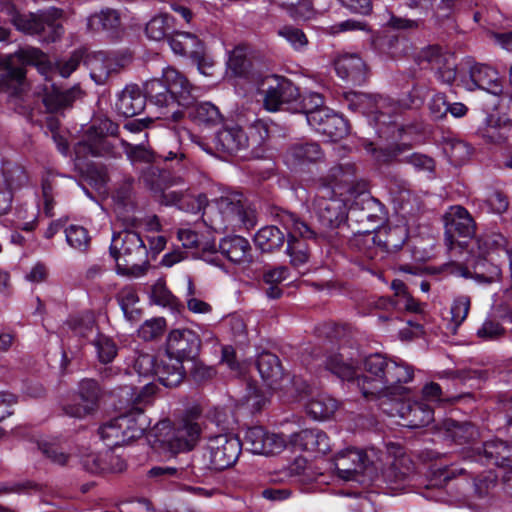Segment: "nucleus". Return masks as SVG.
<instances>
[{"instance_id":"obj_45","label":"nucleus","mask_w":512,"mask_h":512,"mask_svg":"<svg viewBox=\"0 0 512 512\" xmlns=\"http://www.w3.org/2000/svg\"><path fill=\"white\" fill-rule=\"evenodd\" d=\"M147 475L149 478H154L160 481L177 479L199 482L197 473L193 468L192 460L188 465L182 467L154 466L148 471Z\"/></svg>"},{"instance_id":"obj_10","label":"nucleus","mask_w":512,"mask_h":512,"mask_svg":"<svg viewBox=\"0 0 512 512\" xmlns=\"http://www.w3.org/2000/svg\"><path fill=\"white\" fill-rule=\"evenodd\" d=\"M263 95V106L269 112L289 110L299 112L305 108V99L299 87L289 78L270 74L264 75L256 88Z\"/></svg>"},{"instance_id":"obj_35","label":"nucleus","mask_w":512,"mask_h":512,"mask_svg":"<svg viewBox=\"0 0 512 512\" xmlns=\"http://www.w3.org/2000/svg\"><path fill=\"white\" fill-rule=\"evenodd\" d=\"M376 236V245L379 248V256L375 260V265L378 268L377 274L373 276L381 277L382 271L380 270L377 261L384 258L385 253L399 251L408 239V230L403 226H393L385 229L383 232L374 234Z\"/></svg>"},{"instance_id":"obj_53","label":"nucleus","mask_w":512,"mask_h":512,"mask_svg":"<svg viewBox=\"0 0 512 512\" xmlns=\"http://www.w3.org/2000/svg\"><path fill=\"white\" fill-rule=\"evenodd\" d=\"M67 244L80 253H87L91 246L89 231L80 225L71 224L65 229Z\"/></svg>"},{"instance_id":"obj_41","label":"nucleus","mask_w":512,"mask_h":512,"mask_svg":"<svg viewBox=\"0 0 512 512\" xmlns=\"http://www.w3.org/2000/svg\"><path fill=\"white\" fill-rule=\"evenodd\" d=\"M445 438L456 445H466L474 442L479 431L477 427L469 421H456L454 419H446L443 423Z\"/></svg>"},{"instance_id":"obj_7","label":"nucleus","mask_w":512,"mask_h":512,"mask_svg":"<svg viewBox=\"0 0 512 512\" xmlns=\"http://www.w3.org/2000/svg\"><path fill=\"white\" fill-rule=\"evenodd\" d=\"M202 341L200 336L191 329H174L169 332L164 362L160 365L159 374L169 385L178 386L185 378L184 366L196 360L200 355Z\"/></svg>"},{"instance_id":"obj_11","label":"nucleus","mask_w":512,"mask_h":512,"mask_svg":"<svg viewBox=\"0 0 512 512\" xmlns=\"http://www.w3.org/2000/svg\"><path fill=\"white\" fill-rule=\"evenodd\" d=\"M7 13L17 30L25 34L37 35L42 42H56L64 33V27L60 22L63 11L59 8L53 7L37 14H23L14 4H9Z\"/></svg>"},{"instance_id":"obj_44","label":"nucleus","mask_w":512,"mask_h":512,"mask_svg":"<svg viewBox=\"0 0 512 512\" xmlns=\"http://www.w3.org/2000/svg\"><path fill=\"white\" fill-rule=\"evenodd\" d=\"M286 231L277 226H265L257 231L254 236L255 246L263 253H270L280 249L286 242Z\"/></svg>"},{"instance_id":"obj_15","label":"nucleus","mask_w":512,"mask_h":512,"mask_svg":"<svg viewBox=\"0 0 512 512\" xmlns=\"http://www.w3.org/2000/svg\"><path fill=\"white\" fill-rule=\"evenodd\" d=\"M316 185L319 197L315 204V217L319 224L316 230L321 232L318 234L321 238H326L329 231L347 224V218H349L348 195L325 194L321 191L320 177L317 179Z\"/></svg>"},{"instance_id":"obj_52","label":"nucleus","mask_w":512,"mask_h":512,"mask_svg":"<svg viewBox=\"0 0 512 512\" xmlns=\"http://www.w3.org/2000/svg\"><path fill=\"white\" fill-rule=\"evenodd\" d=\"M319 128L318 133L327 136L331 141H339L350 132L348 120L336 112L324 123V127Z\"/></svg>"},{"instance_id":"obj_47","label":"nucleus","mask_w":512,"mask_h":512,"mask_svg":"<svg viewBox=\"0 0 512 512\" xmlns=\"http://www.w3.org/2000/svg\"><path fill=\"white\" fill-rule=\"evenodd\" d=\"M175 30V19L168 13L154 16L145 27L146 36L154 41H168Z\"/></svg>"},{"instance_id":"obj_23","label":"nucleus","mask_w":512,"mask_h":512,"mask_svg":"<svg viewBox=\"0 0 512 512\" xmlns=\"http://www.w3.org/2000/svg\"><path fill=\"white\" fill-rule=\"evenodd\" d=\"M394 401L395 410L404 421L403 426L417 429L429 425L434 420V409L425 401L404 396L395 398Z\"/></svg>"},{"instance_id":"obj_30","label":"nucleus","mask_w":512,"mask_h":512,"mask_svg":"<svg viewBox=\"0 0 512 512\" xmlns=\"http://www.w3.org/2000/svg\"><path fill=\"white\" fill-rule=\"evenodd\" d=\"M197 91H194L193 101L182 105L183 118L188 117L193 123L205 128L214 127L223 121L219 108L211 102H197Z\"/></svg>"},{"instance_id":"obj_33","label":"nucleus","mask_w":512,"mask_h":512,"mask_svg":"<svg viewBox=\"0 0 512 512\" xmlns=\"http://www.w3.org/2000/svg\"><path fill=\"white\" fill-rule=\"evenodd\" d=\"M289 442L294 449L325 454L330 450V439L318 428H307L290 435Z\"/></svg>"},{"instance_id":"obj_18","label":"nucleus","mask_w":512,"mask_h":512,"mask_svg":"<svg viewBox=\"0 0 512 512\" xmlns=\"http://www.w3.org/2000/svg\"><path fill=\"white\" fill-rule=\"evenodd\" d=\"M334 468L339 478L345 481L364 482L372 478L375 468L366 452L357 448H346L334 456Z\"/></svg>"},{"instance_id":"obj_59","label":"nucleus","mask_w":512,"mask_h":512,"mask_svg":"<svg viewBox=\"0 0 512 512\" xmlns=\"http://www.w3.org/2000/svg\"><path fill=\"white\" fill-rule=\"evenodd\" d=\"M450 158L456 163L461 164L467 161L473 154V147L464 140L450 139L447 142Z\"/></svg>"},{"instance_id":"obj_58","label":"nucleus","mask_w":512,"mask_h":512,"mask_svg":"<svg viewBox=\"0 0 512 512\" xmlns=\"http://www.w3.org/2000/svg\"><path fill=\"white\" fill-rule=\"evenodd\" d=\"M166 328V320L163 317L146 320L138 329V337L144 341L156 340L163 335Z\"/></svg>"},{"instance_id":"obj_56","label":"nucleus","mask_w":512,"mask_h":512,"mask_svg":"<svg viewBox=\"0 0 512 512\" xmlns=\"http://www.w3.org/2000/svg\"><path fill=\"white\" fill-rule=\"evenodd\" d=\"M277 35L284 38L295 51H302L309 43L303 30L293 25L280 27Z\"/></svg>"},{"instance_id":"obj_48","label":"nucleus","mask_w":512,"mask_h":512,"mask_svg":"<svg viewBox=\"0 0 512 512\" xmlns=\"http://www.w3.org/2000/svg\"><path fill=\"white\" fill-rule=\"evenodd\" d=\"M185 44L183 50L178 55L189 58L192 63L196 64L198 71L203 75H209L208 69L212 67V61L206 58L205 44L195 34V41H189Z\"/></svg>"},{"instance_id":"obj_12","label":"nucleus","mask_w":512,"mask_h":512,"mask_svg":"<svg viewBox=\"0 0 512 512\" xmlns=\"http://www.w3.org/2000/svg\"><path fill=\"white\" fill-rule=\"evenodd\" d=\"M46 55L38 48L19 49L14 54L0 56V92L19 96L26 82V66H42Z\"/></svg>"},{"instance_id":"obj_4","label":"nucleus","mask_w":512,"mask_h":512,"mask_svg":"<svg viewBox=\"0 0 512 512\" xmlns=\"http://www.w3.org/2000/svg\"><path fill=\"white\" fill-rule=\"evenodd\" d=\"M419 457L423 462H434L430 467L432 478L429 480L424 493V496L429 500L447 502L448 490L456 486L458 487V484H454V480L458 475H469L474 491L480 498L485 497L489 489L496 485L497 477L495 475H492V473L478 474L472 471L467 467L471 465L470 461L464 460L461 464H443L440 462L438 466L436 462L445 458V455L441 456L437 451L428 449L421 451Z\"/></svg>"},{"instance_id":"obj_43","label":"nucleus","mask_w":512,"mask_h":512,"mask_svg":"<svg viewBox=\"0 0 512 512\" xmlns=\"http://www.w3.org/2000/svg\"><path fill=\"white\" fill-rule=\"evenodd\" d=\"M76 92L75 88L61 90L52 85L51 89L47 90L43 96V105L49 113H62L72 107L76 99Z\"/></svg>"},{"instance_id":"obj_42","label":"nucleus","mask_w":512,"mask_h":512,"mask_svg":"<svg viewBox=\"0 0 512 512\" xmlns=\"http://www.w3.org/2000/svg\"><path fill=\"white\" fill-rule=\"evenodd\" d=\"M121 144L127 158L132 163L140 162L151 165L152 163H160L161 161L165 163L170 162L178 158V154L175 152L169 151L167 155H162L152 149L146 148L143 144L134 145L124 139L121 140Z\"/></svg>"},{"instance_id":"obj_55","label":"nucleus","mask_w":512,"mask_h":512,"mask_svg":"<svg viewBox=\"0 0 512 512\" xmlns=\"http://www.w3.org/2000/svg\"><path fill=\"white\" fill-rule=\"evenodd\" d=\"M92 345L95 347L97 358L102 364L113 362L118 354V347L115 341L99 331L96 338L92 341Z\"/></svg>"},{"instance_id":"obj_28","label":"nucleus","mask_w":512,"mask_h":512,"mask_svg":"<svg viewBox=\"0 0 512 512\" xmlns=\"http://www.w3.org/2000/svg\"><path fill=\"white\" fill-rule=\"evenodd\" d=\"M475 456L486 465L512 468V442L499 438L485 441Z\"/></svg>"},{"instance_id":"obj_46","label":"nucleus","mask_w":512,"mask_h":512,"mask_svg":"<svg viewBox=\"0 0 512 512\" xmlns=\"http://www.w3.org/2000/svg\"><path fill=\"white\" fill-rule=\"evenodd\" d=\"M508 239L500 232L485 231L475 239L474 249L477 253H483L487 256L494 257L499 251L507 254Z\"/></svg>"},{"instance_id":"obj_40","label":"nucleus","mask_w":512,"mask_h":512,"mask_svg":"<svg viewBox=\"0 0 512 512\" xmlns=\"http://www.w3.org/2000/svg\"><path fill=\"white\" fill-rule=\"evenodd\" d=\"M324 104V99L319 93H311L305 99V108L300 109L298 113L306 115L308 124L316 131H319V127H324V123L330 120V116L334 114V111Z\"/></svg>"},{"instance_id":"obj_9","label":"nucleus","mask_w":512,"mask_h":512,"mask_svg":"<svg viewBox=\"0 0 512 512\" xmlns=\"http://www.w3.org/2000/svg\"><path fill=\"white\" fill-rule=\"evenodd\" d=\"M242 450V442L238 437L219 434L210 437L207 444L193 455V468L199 482L211 472H220L232 467Z\"/></svg>"},{"instance_id":"obj_17","label":"nucleus","mask_w":512,"mask_h":512,"mask_svg":"<svg viewBox=\"0 0 512 512\" xmlns=\"http://www.w3.org/2000/svg\"><path fill=\"white\" fill-rule=\"evenodd\" d=\"M119 124L107 116L95 117L78 145L93 157L112 156L114 145L108 137H117Z\"/></svg>"},{"instance_id":"obj_51","label":"nucleus","mask_w":512,"mask_h":512,"mask_svg":"<svg viewBox=\"0 0 512 512\" xmlns=\"http://www.w3.org/2000/svg\"><path fill=\"white\" fill-rule=\"evenodd\" d=\"M2 174L7 190L13 192L27 184L29 177L25 168L17 163L5 161L2 165Z\"/></svg>"},{"instance_id":"obj_6","label":"nucleus","mask_w":512,"mask_h":512,"mask_svg":"<svg viewBox=\"0 0 512 512\" xmlns=\"http://www.w3.org/2000/svg\"><path fill=\"white\" fill-rule=\"evenodd\" d=\"M391 358L381 353H373L362 361L363 374L359 375L352 362L345 360L340 353L329 355L326 358V369L342 381L356 384L363 397L368 400L382 398L384 387H378L376 381H385L386 370L390 366Z\"/></svg>"},{"instance_id":"obj_29","label":"nucleus","mask_w":512,"mask_h":512,"mask_svg":"<svg viewBox=\"0 0 512 512\" xmlns=\"http://www.w3.org/2000/svg\"><path fill=\"white\" fill-rule=\"evenodd\" d=\"M495 261V257L477 253L472 247L471 257L467 260L464 276H471L479 283H492L501 274V269Z\"/></svg>"},{"instance_id":"obj_50","label":"nucleus","mask_w":512,"mask_h":512,"mask_svg":"<svg viewBox=\"0 0 512 512\" xmlns=\"http://www.w3.org/2000/svg\"><path fill=\"white\" fill-rule=\"evenodd\" d=\"M338 408V402L327 394H319L306 405L307 413L315 420L329 419Z\"/></svg>"},{"instance_id":"obj_5","label":"nucleus","mask_w":512,"mask_h":512,"mask_svg":"<svg viewBox=\"0 0 512 512\" xmlns=\"http://www.w3.org/2000/svg\"><path fill=\"white\" fill-rule=\"evenodd\" d=\"M155 391L154 385H145L126 412L99 427L100 438L108 448L129 444L144 435L151 426V419L145 415V408L153 404Z\"/></svg>"},{"instance_id":"obj_14","label":"nucleus","mask_w":512,"mask_h":512,"mask_svg":"<svg viewBox=\"0 0 512 512\" xmlns=\"http://www.w3.org/2000/svg\"><path fill=\"white\" fill-rule=\"evenodd\" d=\"M390 288L393 290V295L370 296L363 308L364 313L372 314L374 311L381 310L386 314L380 315L379 319L389 321L398 318V314L403 312L416 314L423 312L422 304L411 295L407 285L402 280L394 279Z\"/></svg>"},{"instance_id":"obj_26","label":"nucleus","mask_w":512,"mask_h":512,"mask_svg":"<svg viewBox=\"0 0 512 512\" xmlns=\"http://www.w3.org/2000/svg\"><path fill=\"white\" fill-rule=\"evenodd\" d=\"M334 69L347 85L362 86L369 77L364 60L357 54H344L334 61Z\"/></svg>"},{"instance_id":"obj_31","label":"nucleus","mask_w":512,"mask_h":512,"mask_svg":"<svg viewBox=\"0 0 512 512\" xmlns=\"http://www.w3.org/2000/svg\"><path fill=\"white\" fill-rule=\"evenodd\" d=\"M147 105V95L137 84H127L117 94L115 110L118 115L132 118L141 114Z\"/></svg>"},{"instance_id":"obj_25","label":"nucleus","mask_w":512,"mask_h":512,"mask_svg":"<svg viewBox=\"0 0 512 512\" xmlns=\"http://www.w3.org/2000/svg\"><path fill=\"white\" fill-rule=\"evenodd\" d=\"M469 91L483 90L499 96L503 92V84L496 69L489 65L475 63L469 69V77L464 81Z\"/></svg>"},{"instance_id":"obj_24","label":"nucleus","mask_w":512,"mask_h":512,"mask_svg":"<svg viewBox=\"0 0 512 512\" xmlns=\"http://www.w3.org/2000/svg\"><path fill=\"white\" fill-rule=\"evenodd\" d=\"M413 377L414 371L411 366L391 359L390 366L386 370L385 381L377 380L376 383L378 387H384L382 398L391 397L394 400L408 392L404 384L412 381Z\"/></svg>"},{"instance_id":"obj_54","label":"nucleus","mask_w":512,"mask_h":512,"mask_svg":"<svg viewBox=\"0 0 512 512\" xmlns=\"http://www.w3.org/2000/svg\"><path fill=\"white\" fill-rule=\"evenodd\" d=\"M67 325L75 335L85 339L98 328L95 317L90 312L71 316L67 320Z\"/></svg>"},{"instance_id":"obj_21","label":"nucleus","mask_w":512,"mask_h":512,"mask_svg":"<svg viewBox=\"0 0 512 512\" xmlns=\"http://www.w3.org/2000/svg\"><path fill=\"white\" fill-rule=\"evenodd\" d=\"M445 243L449 249L455 245L464 247L466 241H458L457 238L468 239L475 234L476 224L468 210L460 205L451 206L444 215Z\"/></svg>"},{"instance_id":"obj_32","label":"nucleus","mask_w":512,"mask_h":512,"mask_svg":"<svg viewBox=\"0 0 512 512\" xmlns=\"http://www.w3.org/2000/svg\"><path fill=\"white\" fill-rule=\"evenodd\" d=\"M324 152L317 142L301 141L291 144L285 154L287 164L293 169L304 167L322 161Z\"/></svg>"},{"instance_id":"obj_49","label":"nucleus","mask_w":512,"mask_h":512,"mask_svg":"<svg viewBox=\"0 0 512 512\" xmlns=\"http://www.w3.org/2000/svg\"><path fill=\"white\" fill-rule=\"evenodd\" d=\"M164 362V356L156 357L151 354H140L134 361V370L139 376L148 377L155 376L157 380L165 387L172 388L176 385H169L165 380H162L159 374L160 365Z\"/></svg>"},{"instance_id":"obj_19","label":"nucleus","mask_w":512,"mask_h":512,"mask_svg":"<svg viewBox=\"0 0 512 512\" xmlns=\"http://www.w3.org/2000/svg\"><path fill=\"white\" fill-rule=\"evenodd\" d=\"M162 429H167V432L156 434L158 441L172 453L192 450L201 434L200 425L189 420L177 426H171L170 421H162L157 425V430Z\"/></svg>"},{"instance_id":"obj_22","label":"nucleus","mask_w":512,"mask_h":512,"mask_svg":"<svg viewBox=\"0 0 512 512\" xmlns=\"http://www.w3.org/2000/svg\"><path fill=\"white\" fill-rule=\"evenodd\" d=\"M101 395L102 390L98 381L91 378L82 379L74 402L65 405L63 411L70 417L85 418L98 410Z\"/></svg>"},{"instance_id":"obj_13","label":"nucleus","mask_w":512,"mask_h":512,"mask_svg":"<svg viewBox=\"0 0 512 512\" xmlns=\"http://www.w3.org/2000/svg\"><path fill=\"white\" fill-rule=\"evenodd\" d=\"M279 221L287 234L286 253L290 257V263L294 268L299 269L310 258L307 241H316L321 238L318 235L320 232L292 212L283 211L279 214Z\"/></svg>"},{"instance_id":"obj_61","label":"nucleus","mask_w":512,"mask_h":512,"mask_svg":"<svg viewBox=\"0 0 512 512\" xmlns=\"http://www.w3.org/2000/svg\"><path fill=\"white\" fill-rule=\"evenodd\" d=\"M184 370L185 376L190 375L197 382L211 379L215 373L213 368L204 365L199 356L185 365Z\"/></svg>"},{"instance_id":"obj_39","label":"nucleus","mask_w":512,"mask_h":512,"mask_svg":"<svg viewBox=\"0 0 512 512\" xmlns=\"http://www.w3.org/2000/svg\"><path fill=\"white\" fill-rule=\"evenodd\" d=\"M484 137L492 143L501 144L508 138V131L512 127V117L494 110L484 119Z\"/></svg>"},{"instance_id":"obj_37","label":"nucleus","mask_w":512,"mask_h":512,"mask_svg":"<svg viewBox=\"0 0 512 512\" xmlns=\"http://www.w3.org/2000/svg\"><path fill=\"white\" fill-rule=\"evenodd\" d=\"M219 252L232 263L252 261L250 243L239 235L222 238L219 243Z\"/></svg>"},{"instance_id":"obj_27","label":"nucleus","mask_w":512,"mask_h":512,"mask_svg":"<svg viewBox=\"0 0 512 512\" xmlns=\"http://www.w3.org/2000/svg\"><path fill=\"white\" fill-rule=\"evenodd\" d=\"M243 198L242 193L221 196L217 201V206L225 219L241 224L249 230L255 226L256 220L254 213L246 209Z\"/></svg>"},{"instance_id":"obj_2","label":"nucleus","mask_w":512,"mask_h":512,"mask_svg":"<svg viewBox=\"0 0 512 512\" xmlns=\"http://www.w3.org/2000/svg\"><path fill=\"white\" fill-rule=\"evenodd\" d=\"M348 108L352 111L366 115L368 123L374 128L379 138L391 142L388 146L377 151V159L384 163H390L399 159L411 145L399 143L404 139L406 129L399 122V106L405 108H419L424 102L417 89H413L400 103L382 95H368L364 93H350L346 96Z\"/></svg>"},{"instance_id":"obj_20","label":"nucleus","mask_w":512,"mask_h":512,"mask_svg":"<svg viewBox=\"0 0 512 512\" xmlns=\"http://www.w3.org/2000/svg\"><path fill=\"white\" fill-rule=\"evenodd\" d=\"M141 179L144 185L155 194H159L166 204H176L181 200V193L176 191L165 192L169 187L182 181L180 176L175 175L169 169L168 162L161 161L148 165L142 171Z\"/></svg>"},{"instance_id":"obj_64","label":"nucleus","mask_w":512,"mask_h":512,"mask_svg":"<svg viewBox=\"0 0 512 512\" xmlns=\"http://www.w3.org/2000/svg\"><path fill=\"white\" fill-rule=\"evenodd\" d=\"M260 444L265 445V451L262 455H271L280 453L286 446V440L283 435L270 433L265 429V435L260 438Z\"/></svg>"},{"instance_id":"obj_63","label":"nucleus","mask_w":512,"mask_h":512,"mask_svg":"<svg viewBox=\"0 0 512 512\" xmlns=\"http://www.w3.org/2000/svg\"><path fill=\"white\" fill-rule=\"evenodd\" d=\"M504 334V327L498 321L493 319H486L477 330V336L485 341L497 340Z\"/></svg>"},{"instance_id":"obj_57","label":"nucleus","mask_w":512,"mask_h":512,"mask_svg":"<svg viewBox=\"0 0 512 512\" xmlns=\"http://www.w3.org/2000/svg\"><path fill=\"white\" fill-rule=\"evenodd\" d=\"M269 402L267 393L255 383L249 382L246 388L245 404L252 413L262 411Z\"/></svg>"},{"instance_id":"obj_62","label":"nucleus","mask_w":512,"mask_h":512,"mask_svg":"<svg viewBox=\"0 0 512 512\" xmlns=\"http://www.w3.org/2000/svg\"><path fill=\"white\" fill-rule=\"evenodd\" d=\"M38 448L44 456L50 459L53 463L65 465L68 461L69 455L65 453L62 448L47 441L38 442Z\"/></svg>"},{"instance_id":"obj_60","label":"nucleus","mask_w":512,"mask_h":512,"mask_svg":"<svg viewBox=\"0 0 512 512\" xmlns=\"http://www.w3.org/2000/svg\"><path fill=\"white\" fill-rule=\"evenodd\" d=\"M265 435V428L262 426H253L247 429L244 442L246 449L253 454H263L265 451V445L260 444V438Z\"/></svg>"},{"instance_id":"obj_1","label":"nucleus","mask_w":512,"mask_h":512,"mask_svg":"<svg viewBox=\"0 0 512 512\" xmlns=\"http://www.w3.org/2000/svg\"><path fill=\"white\" fill-rule=\"evenodd\" d=\"M356 171L352 162L338 163L320 177V187L327 195H348L347 225L354 234L348 244L350 260L361 270L377 274L375 260L380 252L374 231L382 223L383 206L371 196L368 183L357 179Z\"/></svg>"},{"instance_id":"obj_3","label":"nucleus","mask_w":512,"mask_h":512,"mask_svg":"<svg viewBox=\"0 0 512 512\" xmlns=\"http://www.w3.org/2000/svg\"><path fill=\"white\" fill-rule=\"evenodd\" d=\"M143 91L147 95V102L157 108L158 118L178 123L183 119L181 106L193 101L194 91H198V88L181 72L167 67L161 78L146 81Z\"/></svg>"},{"instance_id":"obj_36","label":"nucleus","mask_w":512,"mask_h":512,"mask_svg":"<svg viewBox=\"0 0 512 512\" xmlns=\"http://www.w3.org/2000/svg\"><path fill=\"white\" fill-rule=\"evenodd\" d=\"M248 141L249 139L245 131L237 124L224 125L214 138L216 148L228 154H235L247 148Z\"/></svg>"},{"instance_id":"obj_34","label":"nucleus","mask_w":512,"mask_h":512,"mask_svg":"<svg viewBox=\"0 0 512 512\" xmlns=\"http://www.w3.org/2000/svg\"><path fill=\"white\" fill-rule=\"evenodd\" d=\"M86 27L90 32H105L112 39H119L123 33L119 11L108 7L91 14Z\"/></svg>"},{"instance_id":"obj_38","label":"nucleus","mask_w":512,"mask_h":512,"mask_svg":"<svg viewBox=\"0 0 512 512\" xmlns=\"http://www.w3.org/2000/svg\"><path fill=\"white\" fill-rule=\"evenodd\" d=\"M256 368L267 386L276 389L284 374L279 357L269 351H263L257 356Z\"/></svg>"},{"instance_id":"obj_8","label":"nucleus","mask_w":512,"mask_h":512,"mask_svg":"<svg viewBox=\"0 0 512 512\" xmlns=\"http://www.w3.org/2000/svg\"><path fill=\"white\" fill-rule=\"evenodd\" d=\"M109 253L116 261L118 275L140 277L149 267L148 249L140 234L135 231L114 232Z\"/></svg>"},{"instance_id":"obj_16","label":"nucleus","mask_w":512,"mask_h":512,"mask_svg":"<svg viewBox=\"0 0 512 512\" xmlns=\"http://www.w3.org/2000/svg\"><path fill=\"white\" fill-rule=\"evenodd\" d=\"M227 74L235 83H243L247 91H252L262 81L264 74L254 62L252 49L246 44H239L228 54Z\"/></svg>"}]
</instances>
